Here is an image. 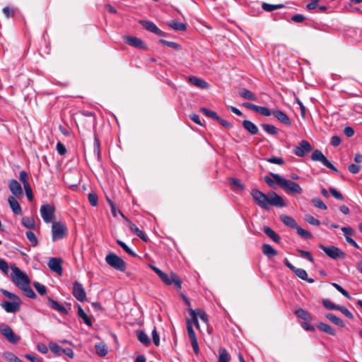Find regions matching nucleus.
I'll return each instance as SVG.
<instances>
[{"instance_id":"1","label":"nucleus","mask_w":362,"mask_h":362,"mask_svg":"<svg viewBox=\"0 0 362 362\" xmlns=\"http://www.w3.org/2000/svg\"><path fill=\"white\" fill-rule=\"evenodd\" d=\"M250 194L255 202L262 209L269 210V205L277 207L285 206V202L281 197L274 192H271L267 195L257 189H253Z\"/></svg>"},{"instance_id":"2","label":"nucleus","mask_w":362,"mask_h":362,"mask_svg":"<svg viewBox=\"0 0 362 362\" xmlns=\"http://www.w3.org/2000/svg\"><path fill=\"white\" fill-rule=\"evenodd\" d=\"M0 291L5 297L10 300V301H3L0 303V306L3 309L8 313H16L20 311L22 303L20 297L4 288H1Z\"/></svg>"},{"instance_id":"3","label":"nucleus","mask_w":362,"mask_h":362,"mask_svg":"<svg viewBox=\"0 0 362 362\" xmlns=\"http://www.w3.org/2000/svg\"><path fill=\"white\" fill-rule=\"evenodd\" d=\"M270 175L274 179L278 185H279L286 193L288 194H301L303 192V189L301 187L291 181L286 180L279 174L270 173Z\"/></svg>"},{"instance_id":"4","label":"nucleus","mask_w":362,"mask_h":362,"mask_svg":"<svg viewBox=\"0 0 362 362\" xmlns=\"http://www.w3.org/2000/svg\"><path fill=\"white\" fill-rule=\"evenodd\" d=\"M12 273L11 278L13 283L20 289L30 284V280L26 274L23 272L19 268L15 265L11 266Z\"/></svg>"},{"instance_id":"5","label":"nucleus","mask_w":362,"mask_h":362,"mask_svg":"<svg viewBox=\"0 0 362 362\" xmlns=\"http://www.w3.org/2000/svg\"><path fill=\"white\" fill-rule=\"evenodd\" d=\"M0 333L12 344H16L21 340V337L16 334L11 327L6 324H0Z\"/></svg>"},{"instance_id":"6","label":"nucleus","mask_w":362,"mask_h":362,"mask_svg":"<svg viewBox=\"0 0 362 362\" xmlns=\"http://www.w3.org/2000/svg\"><path fill=\"white\" fill-rule=\"evenodd\" d=\"M105 261L111 267L118 271L124 272L126 269L125 262L115 254H108L105 257Z\"/></svg>"},{"instance_id":"7","label":"nucleus","mask_w":362,"mask_h":362,"mask_svg":"<svg viewBox=\"0 0 362 362\" xmlns=\"http://www.w3.org/2000/svg\"><path fill=\"white\" fill-rule=\"evenodd\" d=\"M319 247L325 252L328 257L333 259H344L346 257V254L341 249L335 246L327 247L321 244L319 245Z\"/></svg>"},{"instance_id":"8","label":"nucleus","mask_w":362,"mask_h":362,"mask_svg":"<svg viewBox=\"0 0 362 362\" xmlns=\"http://www.w3.org/2000/svg\"><path fill=\"white\" fill-rule=\"evenodd\" d=\"M189 313L191 316V321L195 325L198 329H200L198 317H199L206 325L208 324V317L204 311L201 309H189Z\"/></svg>"},{"instance_id":"9","label":"nucleus","mask_w":362,"mask_h":362,"mask_svg":"<svg viewBox=\"0 0 362 362\" xmlns=\"http://www.w3.org/2000/svg\"><path fill=\"white\" fill-rule=\"evenodd\" d=\"M40 214L45 223H51L53 221L54 216V207L49 204H45L41 206Z\"/></svg>"},{"instance_id":"10","label":"nucleus","mask_w":362,"mask_h":362,"mask_svg":"<svg viewBox=\"0 0 362 362\" xmlns=\"http://www.w3.org/2000/svg\"><path fill=\"white\" fill-rule=\"evenodd\" d=\"M311 158L314 161L321 162L325 166L331 169L332 170L338 172L337 169L327 160V158L320 150H315L312 153Z\"/></svg>"},{"instance_id":"11","label":"nucleus","mask_w":362,"mask_h":362,"mask_svg":"<svg viewBox=\"0 0 362 362\" xmlns=\"http://www.w3.org/2000/svg\"><path fill=\"white\" fill-rule=\"evenodd\" d=\"M192 321L190 320H187V329L189 338L190 339L191 344L194 350V352L196 355H198L199 353V348L198 341L197 339L196 334L193 329Z\"/></svg>"},{"instance_id":"12","label":"nucleus","mask_w":362,"mask_h":362,"mask_svg":"<svg viewBox=\"0 0 362 362\" xmlns=\"http://www.w3.org/2000/svg\"><path fill=\"white\" fill-rule=\"evenodd\" d=\"M160 279L167 285H171L174 284L177 288H181L182 281L179 276L173 272H171L169 275L165 274Z\"/></svg>"},{"instance_id":"13","label":"nucleus","mask_w":362,"mask_h":362,"mask_svg":"<svg viewBox=\"0 0 362 362\" xmlns=\"http://www.w3.org/2000/svg\"><path fill=\"white\" fill-rule=\"evenodd\" d=\"M312 147L310 143L305 140H303L299 143L298 146L293 149L294 153L298 157H303L306 153L311 151Z\"/></svg>"},{"instance_id":"14","label":"nucleus","mask_w":362,"mask_h":362,"mask_svg":"<svg viewBox=\"0 0 362 362\" xmlns=\"http://www.w3.org/2000/svg\"><path fill=\"white\" fill-rule=\"evenodd\" d=\"M73 296L80 302L86 300V293L82 284L75 282L73 286Z\"/></svg>"},{"instance_id":"15","label":"nucleus","mask_w":362,"mask_h":362,"mask_svg":"<svg viewBox=\"0 0 362 362\" xmlns=\"http://www.w3.org/2000/svg\"><path fill=\"white\" fill-rule=\"evenodd\" d=\"M8 188L13 194L12 197L20 198L23 196V188L17 180H11L8 183Z\"/></svg>"},{"instance_id":"16","label":"nucleus","mask_w":362,"mask_h":362,"mask_svg":"<svg viewBox=\"0 0 362 362\" xmlns=\"http://www.w3.org/2000/svg\"><path fill=\"white\" fill-rule=\"evenodd\" d=\"M139 23L147 30L153 33L158 36H165V33L160 30L153 22L141 20Z\"/></svg>"},{"instance_id":"17","label":"nucleus","mask_w":362,"mask_h":362,"mask_svg":"<svg viewBox=\"0 0 362 362\" xmlns=\"http://www.w3.org/2000/svg\"><path fill=\"white\" fill-rule=\"evenodd\" d=\"M52 240L55 241L56 240L62 238L65 235V228L60 223H53L52 227Z\"/></svg>"},{"instance_id":"18","label":"nucleus","mask_w":362,"mask_h":362,"mask_svg":"<svg viewBox=\"0 0 362 362\" xmlns=\"http://www.w3.org/2000/svg\"><path fill=\"white\" fill-rule=\"evenodd\" d=\"M187 81L192 85L202 89H208L209 88V84L205 80L197 76H188Z\"/></svg>"},{"instance_id":"19","label":"nucleus","mask_w":362,"mask_h":362,"mask_svg":"<svg viewBox=\"0 0 362 362\" xmlns=\"http://www.w3.org/2000/svg\"><path fill=\"white\" fill-rule=\"evenodd\" d=\"M49 268L54 272L61 275L62 274V267L61 260L56 257L51 258L48 262Z\"/></svg>"},{"instance_id":"20","label":"nucleus","mask_w":362,"mask_h":362,"mask_svg":"<svg viewBox=\"0 0 362 362\" xmlns=\"http://www.w3.org/2000/svg\"><path fill=\"white\" fill-rule=\"evenodd\" d=\"M272 115L276 118L280 122L291 125V119L288 116L280 110L274 109L272 110Z\"/></svg>"},{"instance_id":"21","label":"nucleus","mask_w":362,"mask_h":362,"mask_svg":"<svg viewBox=\"0 0 362 362\" xmlns=\"http://www.w3.org/2000/svg\"><path fill=\"white\" fill-rule=\"evenodd\" d=\"M124 41L126 43H127L128 45H129L132 47H139V48H143V49L146 48V46H145L144 43L143 42V41L138 37H131V36H125Z\"/></svg>"},{"instance_id":"22","label":"nucleus","mask_w":362,"mask_h":362,"mask_svg":"<svg viewBox=\"0 0 362 362\" xmlns=\"http://www.w3.org/2000/svg\"><path fill=\"white\" fill-rule=\"evenodd\" d=\"M8 204L14 214H16V215L21 214L22 209H21V207L18 202L17 201V197H9L8 198Z\"/></svg>"},{"instance_id":"23","label":"nucleus","mask_w":362,"mask_h":362,"mask_svg":"<svg viewBox=\"0 0 362 362\" xmlns=\"http://www.w3.org/2000/svg\"><path fill=\"white\" fill-rule=\"evenodd\" d=\"M49 305L54 310L59 312L63 315H66L67 313V310L64 306L59 304L57 301L49 298L48 300Z\"/></svg>"},{"instance_id":"24","label":"nucleus","mask_w":362,"mask_h":362,"mask_svg":"<svg viewBox=\"0 0 362 362\" xmlns=\"http://www.w3.org/2000/svg\"><path fill=\"white\" fill-rule=\"evenodd\" d=\"M295 314L299 318L303 320L305 322H310L313 320L312 315L306 310L303 308H298L296 310Z\"/></svg>"},{"instance_id":"25","label":"nucleus","mask_w":362,"mask_h":362,"mask_svg":"<svg viewBox=\"0 0 362 362\" xmlns=\"http://www.w3.org/2000/svg\"><path fill=\"white\" fill-rule=\"evenodd\" d=\"M239 95L244 99L256 101L257 100V96L250 90L246 88H242L239 90Z\"/></svg>"},{"instance_id":"26","label":"nucleus","mask_w":362,"mask_h":362,"mask_svg":"<svg viewBox=\"0 0 362 362\" xmlns=\"http://www.w3.org/2000/svg\"><path fill=\"white\" fill-rule=\"evenodd\" d=\"M293 272L298 276L299 277L300 279L304 280V281H306L309 283H313L314 282V279H309L308 277V274L306 272V271L303 269H300V268H295L294 270H293Z\"/></svg>"},{"instance_id":"27","label":"nucleus","mask_w":362,"mask_h":362,"mask_svg":"<svg viewBox=\"0 0 362 362\" xmlns=\"http://www.w3.org/2000/svg\"><path fill=\"white\" fill-rule=\"evenodd\" d=\"M243 127L251 134H256L258 132L257 127L250 120L243 121Z\"/></svg>"},{"instance_id":"28","label":"nucleus","mask_w":362,"mask_h":362,"mask_svg":"<svg viewBox=\"0 0 362 362\" xmlns=\"http://www.w3.org/2000/svg\"><path fill=\"white\" fill-rule=\"evenodd\" d=\"M136 337L138 340L144 346H148L151 344V341L148 335L141 329L136 331Z\"/></svg>"},{"instance_id":"29","label":"nucleus","mask_w":362,"mask_h":362,"mask_svg":"<svg viewBox=\"0 0 362 362\" xmlns=\"http://www.w3.org/2000/svg\"><path fill=\"white\" fill-rule=\"evenodd\" d=\"M317 327L322 332L334 336L336 334L335 330L328 324H325L323 322H319L317 325Z\"/></svg>"},{"instance_id":"30","label":"nucleus","mask_w":362,"mask_h":362,"mask_svg":"<svg viewBox=\"0 0 362 362\" xmlns=\"http://www.w3.org/2000/svg\"><path fill=\"white\" fill-rule=\"evenodd\" d=\"M78 308V317L83 320V322L90 327L92 325V321L90 318L87 315L85 311L82 309L80 305H77Z\"/></svg>"},{"instance_id":"31","label":"nucleus","mask_w":362,"mask_h":362,"mask_svg":"<svg viewBox=\"0 0 362 362\" xmlns=\"http://www.w3.org/2000/svg\"><path fill=\"white\" fill-rule=\"evenodd\" d=\"M263 231L264 233L268 235L272 240H273L275 243H279L280 242V236L274 232L272 228H270L269 226H264Z\"/></svg>"},{"instance_id":"32","label":"nucleus","mask_w":362,"mask_h":362,"mask_svg":"<svg viewBox=\"0 0 362 362\" xmlns=\"http://www.w3.org/2000/svg\"><path fill=\"white\" fill-rule=\"evenodd\" d=\"M262 252L268 257L272 258L277 255V252L269 244H264L262 247Z\"/></svg>"},{"instance_id":"33","label":"nucleus","mask_w":362,"mask_h":362,"mask_svg":"<svg viewBox=\"0 0 362 362\" xmlns=\"http://www.w3.org/2000/svg\"><path fill=\"white\" fill-rule=\"evenodd\" d=\"M95 349L97 354L101 357H104L107 354V347L103 342L98 343L95 345Z\"/></svg>"},{"instance_id":"34","label":"nucleus","mask_w":362,"mask_h":362,"mask_svg":"<svg viewBox=\"0 0 362 362\" xmlns=\"http://www.w3.org/2000/svg\"><path fill=\"white\" fill-rule=\"evenodd\" d=\"M281 221L287 226H289L293 228H296L298 226L296 221L291 216L286 215L281 216Z\"/></svg>"},{"instance_id":"35","label":"nucleus","mask_w":362,"mask_h":362,"mask_svg":"<svg viewBox=\"0 0 362 362\" xmlns=\"http://www.w3.org/2000/svg\"><path fill=\"white\" fill-rule=\"evenodd\" d=\"M326 318L339 327H344L345 326L342 320L332 313L327 314Z\"/></svg>"},{"instance_id":"36","label":"nucleus","mask_w":362,"mask_h":362,"mask_svg":"<svg viewBox=\"0 0 362 362\" xmlns=\"http://www.w3.org/2000/svg\"><path fill=\"white\" fill-rule=\"evenodd\" d=\"M129 228L131 231L134 232L141 239L144 241H147V238L146 237L145 234L135 224L130 222L129 224Z\"/></svg>"},{"instance_id":"37","label":"nucleus","mask_w":362,"mask_h":362,"mask_svg":"<svg viewBox=\"0 0 362 362\" xmlns=\"http://www.w3.org/2000/svg\"><path fill=\"white\" fill-rule=\"evenodd\" d=\"M167 24L175 30L185 31L186 30L185 24L178 21H171L168 22Z\"/></svg>"},{"instance_id":"38","label":"nucleus","mask_w":362,"mask_h":362,"mask_svg":"<svg viewBox=\"0 0 362 362\" xmlns=\"http://www.w3.org/2000/svg\"><path fill=\"white\" fill-rule=\"evenodd\" d=\"M22 224L27 228L33 229L35 226V220L31 216H24L21 220Z\"/></svg>"},{"instance_id":"39","label":"nucleus","mask_w":362,"mask_h":362,"mask_svg":"<svg viewBox=\"0 0 362 362\" xmlns=\"http://www.w3.org/2000/svg\"><path fill=\"white\" fill-rule=\"evenodd\" d=\"M284 5L282 4H267V3H265L264 2L262 4V8L263 10L266 11H274L276 9H279V8H284Z\"/></svg>"},{"instance_id":"40","label":"nucleus","mask_w":362,"mask_h":362,"mask_svg":"<svg viewBox=\"0 0 362 362\" xmlns=\"http://www.w3.org/2000/svg\"><path fill=\"white\" fill-rule=\"evenodd\" d=\"M230 357L225 348L219 349V356L218 362H229Z\"/></svg>"},{"instance_id":"41","label":"nucleus","mask_w":362,"mask_h":362,"mask_svg":"<svg viewBox=\"0 0 362 362\" xmlns=\"http://www.w3.org/2000/svg\"><path fill=\"white\" fill-rule=\"evenodd\" d=\"M50 350L54 353L59 356L62 354H67L66 350L62 349L60 346L57 344H50L49 345Z\"/></svg>"},{"instance_id":"42","label":"nucleus","mask_w":362,"mask_h":362,"mask_svg":"<svg viewBox=\"0 0 362 362\" xmlns=\"http://www.w3.org/2000/svg\"><path fill=\"white\" fill-rule=\"evenodd\" d=\"M262 127L269 134L276 135L278 134L277 129L272 124H262Z\"/></svg>"},{"instance_id":"43","label":"nucleus","mask_w":362,"mask_h":362,"mask_svg":"<svg viewBox=\"0 0 362 362\" xmlns=\"http://www.w3.org/2000/svg\"><path fill=\"white\" fill-rule=\"evenodd\" d=\"M158 43L163 45H166L170 47L173 48L175 50H180L182 47L180 44L174 42H170L167 41L165 40H159Z\"/></svg>"},{"instance_id":"44","label":"nucleus","mask_w":362,"mask_h":362,"mask_svg":"<svg viewBox=\"0 0 362 362\" xmlns=\"http://www.w3.org/2000/svg\"><path fill=\"white\" fill-rule=\"evenodd\" d=\"M200 112L203 113L205 116L213 118L216 121L218 119V116L214 111L209 110L206 107H202L200 108Z\"/></svg>"},{"instance_id":"45","label":"nucleus","mask_w":362,"mask_h":362,"mask_svg":"<svg viewBox=\"0 0 362 362\" xmlns=\"http://www.w3.org/2000/svg\"><path fill=\"white\" fill-rule=\"evenodd\" d=\"M21 289L23 291L24 294L27 297L30 298H35L36 297L35 292L30 286V284H28L26 286H25Z\"/></svg>"},{"instance_id":"46","label":"nucleus","mask_w":362,"mask_h":362,"mask_svg":"<svg viewBox=\"0 0 362 362\" xmlns=\"http://www.w3.org/2000/svg\"><path fill=\"white\" fill-rule=\"evenodd\" d=\"M25 235L33 246L35 247L37 245V243H38L37 239L35 233L33 231H31V230L27 231L25 233Z\"/></svg>"},{"instance_id":"47","label":"nucleus","mask_w":362,"mask_h":362,"mask_svg":"<svg viewBox=\"0 0 362 362\" xmlns=\"http://www.w3.org/2000/svg\"><path fill=\"white\" fill-rule=\"evenodd\" d=\"M296 229L297 230L298 234L302 238L305 239H310L312 238V234L310 232L307 231L306 230L302 228L301 227L298 226Z\"/></svg>"},{"instance_id":"48","label":"nucleus","mask_w":362,"mask_h":362,"mask_svg":"<svg viewBox=\"0 0 362 362\" xmlns=\"http://www.w3.org/2000/svg\"><path fill=\"white\" fill-rule=\"evenodd\" d=\"M230 184L234 189H244V186L240 183V181L238 179H230Z\"/></svg>"},{"instance_id":"49","label":"nucleus","mask_w":362,"mask_h":362,"mask_svg":"<svg viewBox=\"0 0 362 362\" xmlns=\"http://www.w3.org/2000/svg\"><path fill=\"white\" fill-rule=\"evenodd\" d=\"M117 243L127 254L132 257L136 256L135 252L132 249H130L124 242L117 240Z\"/></svg>"},{"instance_id":"50","label":"nucleus","mask_w":362,"mask_h":362,"mask_svg":"<svg viewBox=\"0 0 362 362\" xmlns=\"http://www.w3.org/2000/svg\"><path fill=\"white\" fill-rule=\"evenodd\" d=\"M323 305L328 310H337L339 305H335L329 299H323L322 300Z\"/></svg>"},{"instance_id":"51","label":"nucleus","mask_w":362,"mask_h":362,"mask_svg":"<svg viewBox=\"0 0 362 362\" xmlns=\"http://www.w3.org/2000/svg\"><path fill=\"white\" fill-rule=\"evenodd\" d=\"M311 202L316 207L320 209L326 210L327 209L326 204L320 198H314Z\"/></svg>"},{"instance_id":"52","label":"nucleus","mask_w":362,"mask_h":362,"mask_svg":"<svg viewBox=\"0 0 362 362\" xmlns=\"http://www.w3.org/2000/svg\"><path fill=\"white\" fill-rule=\"evenodd\" d=\"M305 221L313 226H320V222L319 220L316 219L314 216L310 214H306L305 216Z\"/></svg>"},{"instance_id":"53","label":"nucleus","mask_w":362,"mask_h":362,"mask_svg":"<svg viewBox=\"0 0 362 362\" xmlns=\"http://www.w3.org/2000/svg\"><path fill=\"white\" fill-rule=\"evenodd\" d=\"M298 252L302 258L306 259L312 263L314 262V259L310 252L303 250H298Z\"/></svg>"},{"instance_id":"54","label":"nucleus","mask_w":362,"mask_h":362,"mask_svg":"<svg viewBox=\"0 0 362 362\" xmlns=\"http://www.w3.org/2000/svg\"><path fill=\"white\" fill-rule=\"evenodd\" d=\"M255 112H259L264 116H270L272 114V112H271L267 107L259 105H257Z\"/></svg>"},{"instance_id":"55","label":"nucleus","mask_w":362,"mask_h":362,"mask_svg":"<svg viewBox=\"0 0 362 362\" xmlns=\"http://www.w3.org/2000/svg\"><path fill=\"white\" fill-rule=\"evenodd\" d=\"M19 180L21 182L23 185V187L30 185L28 181V173L25 170H22L20 172Z\"/></svg>"},{"instance_id":"56","label":"nucleus","mask_w":362,"mask_h":362,"mask_svg":"<svg viewBox=\"0 0 362 362\" xmlns=\"http://www.w3.org/2000/svg\"><path fill=\"white\" fill-rule=\"evenodd\" d=\"M332 285L339 291L344 296H345L346 298L350 299L351 298V296L349 295V293L345 290L340 285H339L337 283H332Z\"/></svg>"},{"instance_id":"57","label":"nucleus","mask_w":362,"mask_h":362,"mask_svg":"<svg viewBox=\"0 0 362 362\" xmlns=\"http://www.w3.org/2000/svg\"><path fill=\"white\" fill-rule=\"evenodd\" d=\"M88 201H89L90 204L93 206H97V204H98V196H97V194L95 193H94V192L89 193L88 195Z\"/></svg>"},{"instance_id":"58","label":"nucleus","mask_w":362,"mask_h":362,"mask_svg":"<svg viewBox=\"0 0 362 362\" xmlns=\"http://www.w3.org/2000/svg\"><path fill=\"white\" fill-rule=\"evenodd\" d=\"M94 153L96 155L98 160L100 158V142L97 137L94 140Z\"/></svg>"},{"instance_id":"59","label":"nucleus","mask_w":362,"mask_h":362,"mask_svg":"<svg viewBox=\"0 0 362 362\" xmlns=\"http://www.w3.org/2000/svg\"><path fill=\"white\" fill-rule=\"evenodd\" d=\"M34 286L36 289V291L40 294V295H45L46 293V287L40 284L39 282H35L34 283Z\"/></svg>"},{"instance_id":"60","label":"nucleus","mask_w":362,"mask_h":362,"mask_svg":"<svg viewBox=\"0 0 362 362\" xmlns=\"http://www.w3.org/2000/svg\"><path fill=\"white\" fill-rule=\"evenodd\" d=\"M337 310H339L342 314L349 319H353L354 315L352 313L344 306H339Z\"/></svg>"},{"instance_id":"61","label":"nucleus","mask_w":362,"mask_h":362,"mask_svg":"<svg viewBox=\"0 0 362 362\" xmlns=\"http://www.w3.org/2000/svg\"><path fill=\"white\" fill-rule=\"evenodd\" d=\"M0 269L4 274H8L9 271V267L8 263L3 259L0 258Z\"/></svg>"},{"instance_id":"62","label":"nucleus","mask_w":362,"mask_h":362,"mask_svg":"<svg viewBox=\"0 0 362 362\" xmlns=\"http://www.w3.org/2000/svg\"><path fill=\"white\" fill-rule=\"evenodd\" d=\"M266 160L268 163L277 164V165H283L284 163V160L281 158H279V157H271V158H267Z\"/></svg>"},{"instance_id":"63","label":"nucleus","mask_w":362,"mask_h":362,"mask_svg":"<svg viewBox=\"0 0 362 362\" xmlns=\"http://www.w3.org/2000/svg\"><path fill=\"white\" fill-rule=\"evenodd\" d=\"M152 339L154 344L158 346L160 344V337L157 332L156 328L154 327V329L152 331Z\"/></svg>"},{"instance_id":"64","label":"nucleus","mask_w":362,"mask_h":362,"mask_svg":"<svg viewBox=\"0 0 362 362\" xmlns=\"http://www.w3.org/2000/svg\"><path fill=\"white\" fill-rule=\"evenodd\" d=\"M4 358L8 361V362H14V360L17 357L12 352L6 351L4 353Z\"/></svg>"}]
</instances>
